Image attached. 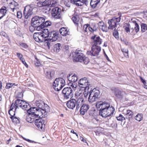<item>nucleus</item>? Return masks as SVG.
Instances as JSON below:
<instances>
[{
  "label": "nucleus",
  "mask_w": 147,
  "mask_h": 147,
  "mask_svg": "<svg viewBox=\"0 0 147 147\" xmlns=\"http://www.w3.org/2000/svg\"><path fill=\"white\" fill-rule=\"evenodd\" d=\"M96 107L97 109H99V115L103 117H110L115 111L114 108L107 101H98L96 102Z\"/></svg>",
  "instance_id": "1"
},
{
  "label": "nucleus",
  "mask_w": 147,
  "mask_h": 147,
  "mask_svg": "<svg viewBox=\"0 0 147 147\" xmlns=\"http://www.w3.org/2000/svg\"><path fill=\"white\" fill-rule=\"evenodd\" d=\"M124 27L127 33L134 32H135L137 33L140 30L139 25L137 23L136 21H132L130 23H125Z\"/></svg>",
  "instance_id": "2"
},
{
  "label": "nucleus",
  "mask_w": 147,
  "mask_h": 147,
  "mask_svg": "<svg viewBox=\"0 0 147 147\" xmlns=\"http://www.w3.org/2000/svg\"><path fill=\"white\" fill-rule=\"evenodd\" d=\"M28 106H29V107H30L29 103L23 100L18 99L15 101L14 103L13 102L11 104L9 110L13 111V109L14 108H15V111H16L18 108H20L24 109L27 108Z\"/></svg>",
  "instance_id": "3"
},
{
  "label": "nucleus",
  "mask_w": 147,
  "mask_h": 147,
  "mask_svg": "<svg viewBox=\"0 0 147 147\" xmlns=\"http://www.w3.org/2000/svg\"><path fill=\"white\" fill-rule=\"evenodd\" d=\"M100 92L98 90L94 88L89 92V94L88 98V101L90 103L96 101L100 96Z\"/></svg>",
  "instance_id": "4"
},
{
  "label": "nucleus",
  "mask_w": 147,
  "mask_h": 147,
  "mask_svg": "<svg viewBox=\"0 0 147 147\" xmlns=\"http://www.w3.org/2000/svg\"><path fill=\"white\" fill-rule=\"evenodd\" d=\"M113 93L115 97L120 100L125 101L128 100V95L122 90L115 89L114 90Z\"/></svg>",
  "instance_id": "5"
},
{
  "label": "nucleus",
  "mask_w": 147,
  "mask_h": 147,
  "mask_svg": "<svg viewBox=\"0 0 147 147\" xmlns=\"http://www.w3.org/2000/svg\"><path fill=\"white\" fill-rule=\"evenodd\" d=\"M65 80L61 78H56L53 84L54 88L56 91L61 90L65 85Z\"/></svg>",
  "instance_id": "6"
},
{
  "label": "nucleus",
  "mask_w": 147,
  "mask_h": 147,
  "mask_svg": "<svg viewBox=\"0 0 147 147\" xmlns=\"http://www.w3.org/2000/svg\"><path fill=\"white\" fill-rule=\"evenodd\" d=\"M78 85L81 89L82 88V90L86 91L89 88V87L90 85L89 84L87 78H84L80 79L78 82Z\"/></svg>",
  "instance_id": "7"
},
{
  "label": "nucleus",
  "mask_w": 147,
  "mask_h": 147,
  "mask_svg": "<svg viewBox=\"0 0 147 147\" xmlns=\"http://www.w3.org/2000/svg\"><path fill=\"white\" fill-rule=\"evenodd\" d=\"M65 99L71 98L73 96V90L70 87L65 88L62 91Z\"/></svg>",
  "instance_id": "8"
},
{
  "label": "nucleus",
  "mask_w": 147,
  "mask_h": 147,
  "mask_svg": "<svg viewBox=\"0 0 147 147\" xmlns=\"http://www.w3.org/2000/svg\"><path fill=\"white\" fill-rule=\"evenodd\" d=\"M81 52V51L77 50L73 53V56L74 61L76 62H82L83 58L84 57V55Z\"/></svg>",
  "instance_id": "9"
},
{
  "label": "nucleus",
  "mask_w": 147,
  "mask_h": 147,
  "mask_svg": "<svg viewBox=\"0 0 147 147\" xmlns=\"http://www.w3.org/2000/svg\"><path fill=\"white\" fill-rule=\"evenodd\" d=\"M51 14L53 18L60 19L61 18V9L58 7H53L52 9Z\"/></svg>",
  "instance_id": "10"
},
{
  "label": "nucleus",
  "mask_w": 147,
  "mask_h": 147,
  "mask_svg": "<svg viewBox=\"0 0 147 147\" xmlns=\"http://www.w3.org/2000/svg\"><path fill=\"white\" fill-rule=\"evenodd\" d=\"M59 32L57 31H51L49 34V38H46L47 40H50L51 42L56 41L59 37Z\"/></svg>",
  "instance_id": "11"
},
{
  "label": "nucleus",
  "mask_w": 147,
  "mask_h": 147,
  "mask_svg": "<svg viewBox=\"0 0 147 147\" xmlns=\"http://www.w3.org/2000/svg\"><path fill=\"white\" fill-rule=\"evenodd\" d=\"M101 49V47L99 46L92 45L91 50L90 52H88L87 53L88 54L90 53L91 56H96L98 55Z\"/></svg>",
  "instance_id": "12"
},
{
  "label": "nucleus",
  "mask_w": 147,
  "mask_h": 147,
  "mask_svg": "<svg viewBox=\"0 0 147 147\" xmlns=\"http://www.w3.org/2000/svg\"><path fill=\"white\" fill-rule=\"evenodd\" d=\"M36 111L35 118H45L47 114V110L41 109H38Z\"/></svg>",
  "instance_id": "13"
},
{
  "label": "nucleus",
  "mask_w": 147,
  "mask_h": 147,
  "mask_svg": "<svg viewBox=\"0 0 147 147\" xmlns=\"http://www.w3.org/2000/svg\"><path fill=\"white\" fill-rule=\"evenodd\" d=\"M77 96L76 94H75V97L77 98L76 103V111H78L80 107L82 106L84 101L83 94L81 96H78V97H76Z\"/></svg>",
  "instance_id": "14"
},
{
  "label": "nucleus",
  "mask_w": 147,
  "mask_h": 147,
  "mask_svg": "<svg viewBox=\"0 0 147 147\" xmlns=\"http://www.w3.org/2000/svg\"><path fill=\"white\" fill-rule=\"evenodd\" d=\"M34 124L39 128H40L41 130H43L45 127V124L44 123L45 121H44L42 118H39L34 120Z\"/></svg>",
  "instance_id": "15"
},
{
  "label": "nucleus",
  "mask_w": 147,
  "mask_h": 147,
  "mask_svg": "<svg viewBox=\"0 0 147 147\" xmlns=\"http://www.w3.org/2000/svg\"><path fill=\"white\" fill-rule=\"evenodd\" d=\"M35 104L37 107L36 108H38L39 109L47 110L49 107L47 105L45 104L44 101L41 100L37 101Z\"/></svg>",
  "instance_id": "16"
},
{
  "label": "nucleus",
  "mask_w": 147,
  "mask_h": 147,
  "mask_svg": "<svg viewBox=\"0 0 147 147\" xmlns=\"http://www.w3.org/2000/svg\"><path fill=\"white\" fill-rule=\"evenodd\" d=\"M33 38L34 40L38 42H43L46 41L47 40L46 38H43L40 33L36 32L34 33L33 34Z\"/></svg>",
  "instance_id": "17"
},
{
  "label": "nucleus",
  "mask_w": 147,
  "mask_h": 147,
  "mask_svg": "<svg viewBox=\"0 0 147 147\" xmlns=\"http://www.w3.org/2000/svg\"><path fill=\"white\" fill-rule=\"evenodd\" d=\"M38 19V16H36L33 17L32 19L31 23L32 26L30 27V30L31 31V29H32L33 27H36L38 26L41 25L42 23L40 24Z\"/></svg>",
  "instance_id": "18"
},
{
  "label": "nucleus",
  "mask_w": 147,
  "mask_h": 147,
  "mask_svg": "<svg viewBox=\"0 0 147 147\" xmlns=\"http://www.w3.org/2000/svg\"><path fill=\"white\" fill-rule=\"evenodd\" d=\"M91 39L93 40L94 44L93 45L98 46L101 44L102 39L100 38L99 36H97L96 35H94L91 37Z\"/></svg>",
  "instance_id": "19"
},
{
  "label": "nucleus",
  "mask_w": 147,
  "mask_h": 147,
  "mask_svg": "<svg viewBox=\"0 0 147 147\" xmlns=\"http://www.w3.org/2000/svg\"><path fill=\"white\" fill-rule=\"evenodd\" d=\"M23 13L25 18L28 19L32 13V9L30 7L26 6L25 7Z\"/></svg>",
  "instance_id": "20"
},
{
  "label": "nucleus",
  "mask_w": 147,
  "mask_h": 147,
  "mask_svg": "<svg viewBox=\"0 0 147 147\" xmlns=\"http://www.w3.org/2000/svg\"><path fill=\"white\" fill-rule=\"evenodd\" d=\"M55 1L53 0H46L43 2L44 6L46 7V9H47V7L48 8L49 7V10L51 9L50 7L54 6V5L55 4Z\"/></svg>",
  "instance_id": "21"
},
{
  "label": "nucleus",
  "mask_w": 147,
  "mask_h": 147,
  "mask_svg": "<svg viewBox=\"0 0 147 147\" xmlns=\"http://www.w3.org/2000/svg\"><path fill=\"white\" fill-rule=\"evenodd\" d=\"M9 6L11 10L13 12H17V9L19 8V4L14 1L9 3Z\"/></svg>",
  "instance_id": "22"
},
{
  "label": "nucleus",
  "mask_w": 147,
  "mask_h": 147,
  "mask_svg": "<svg viewBox=\"0 0 147 147\" xmlns=\"http://www.w3.org/2000/svg\"><path fill=\"white\" fill-rule=\"evenodd\" d=\"M76 100L75 99H72L67 102V107L69 109H73L76 105Z\"/></svg>",
  "instance_id": "23"
},
{
  "label": "nucleus",
  "mask_w": 147,
  "mask_h": 147,
  "mask_svg": "<svg viewBox=\"0 0 147 147\" xmlns=\"http://www.w3.org/2000/svg\"><path fill=\"white\" fill-rule=\"evenodd\" d=\"M44 73L46 78L50 80L53 79L55 74L53 71L49 69L45 70Z\"/></svg>",
  "instance_id": "24"
},
{
  "label": "nucleus",
  "mask_w": 147,
  "mask_h": 147,
  "mask_svg": "<svg viewBox=\"0 0 147 147\" xmlns=\"http://www.w3.org/2000/svg\"><path fill=\"white\" fill-rule=\"evenodd\" d=\"M86 27H88L89 30L92 32L96 31L98 30V25L94 23H92L91 25L87 24Z\"/></svg>",
  "instance_id": "25"
},
{
  "label": "nucleus",
  "mask_w": 147,
  "mask_h": 147,
  "mask_svg": "<svg viewBox=\"0 0 147 147\" xmlns=\"http://www.w3.org/2000/svg\"><path fill=\"white\" fill-rule=\"evenodd\" d=\"M115 21V20L113 18L109 20L108 22L109 24V29L113 30L114 28H115L117 27V24Z\"/></svg>",
  "instance_id": "26"
},
{
  "label": "nucleus",
  "mask_w": 147,
  "mask_h": 147,
  "mask_svg": "<svg viewBox=\"0 0 147 147\" xmlns=\"http://www.w3.org/2000/svg\"><path fill=\"white\" fill-rule=\"evenodd\" d=\"M60 34L63 36H66L69 35L70 32L69 30L66 27H62L59 30Z\"/></svg>",
  "instance_id": "27"
},
{
  "label": "nucleus",
  "mask_w": 147,
  "mask_h": 147,
  "mask_svg": "<svg viewBox=\"0 0 147 147\" xmlns=\"http://www.w3.org/2000/svg\"><path fill=\"white\" fill-rule=\"evenodd\" d=\"M89 108L88 105L83 104L81 107L80 109V113L82 115L85 114Z\"/></svg>",
  "instance_id": "28"
},
{
  "label": "nucleus",
  "mask_w": 147,
  "mask_h": 147,
  "mask_svg": "<svg viewBox=\"0 0 147 147\" xmlns=\"http://www.w3.org/2000/svg\"><path fill=\"white\" fill-rule=\"evenodd\" d=\"M42 32L40 33L41 34V36L43 37V38H49V32L47 28H43L41 30Z\"/></svg>",
  "instance_id": "29"
},
{
  "label": "nucleus",
  "mask_w": 147,
  "mask_h": 147,
  "mask_svg": "<svg viewBox=\"0 0 147 147\" xmlns=\"http://www.w3.org/2000/svg\"><path fill=\"white\" fill-rule=\"evenodd\" d=\"M11 112H12L13 113L14 112L13 111L9 110L8 113L11 116L10 118L12 120V121L16 123H19L20 122L19 120L16 117L14 116L15 115V113H14L13 114V115H12L11 113Z\"/></svg>",
  "instance_id": "30"
},
{
  "label": "nucleus",
  "mask_w": 147,
  "mask_h": 147,
  "mask_svg": "<svg viewBox=\"0 0 147 147\" xmlns=\"http://www.w3.org/2000/svg\"><path fill=\"white\" fill-rule=\"evenodd\" d=\"M37 108L33 107H31L27 110V113L29 115H32V117H35L36 111L37 110Z\"/></svg>",
  "instance_id": "31"
},
{
  "label": "nucleus",
  "mask_w": 147,
  "mask_h": 147,
  "mask_svg": "<svg viewBox=\"0 0 147 147\" xmlns=\"http://www.w3.org/2000/svg\"><path fill=\"white\" fill-rule=\"evenodd\" d=\"M67 78L68 80L71 82H75L78 80L77 76L74 74L72 76V74H69L67 76Z\"/></svg>",
  "instance_id": "32"
},
{
  "label": "nucleus",
  "mask_w": 147,
  "mask_h": 147,
  "mask_svg": "<svg viewBox=\"0 0 147 147\" xmlns=\"http://www.w3.org/2000/svg\"><path fill=\"white\" fill-rule=\"evenodd\" d=\"M7 8L5 6H3L0 9V19H1L6 13Z\"/></svg>",
  "instance_id": "33"
},
{
  "label": "nucleus",
  "mask_w": 147,
  "mask_h": 147,
  "mask_svg": "<svg viewBox=\"0 0 147 147\" xmlns=\"http://www.w3.org/2000/svg\"><path fill=\"white\" fill-rule=\"evenodd\" d=\"M61 45L59 43L55 44L53 48V51L55 52L58 53L61 48Z\"/></svg>",
  "instance_id": "34"
},
{
  "label": "nucleus",
  "mask_w": 147,
  "mask_h": 147,
  "mask_svg": "<svg viewBox=\"0 0 147 147\" xmlns=\"http://www.w3.org/2000/svg\"><path fill=\"white\" fill-rule=\"evenodd\" d=\"M71 3H73L77 6H81L84 4V2H83L82 0H71Z\"/></svg>",
  "instance_id": "35"
},
{
  "label": "nucleus",
  "mask_w": 147,
  "mask_h": 147,
  "mask_svg": "<svg viewBox=\"0 0 147 147\" xmlns=\"http://www.w3.org/2000/svg\"><path fill=\"white\" fill-rule=\"evenodd\" d=\"M125 114V117L126 119L129 120L132 117V112L130 110H127Z\"/></svg>",
  "instance_id": "36"
},
{
  "label": "nucleus",
  "mask_w": 147,
  "mask_h": 147,
  "mask_svg": "<svg viewBox=\"0 0 147 147\" xmlns=\"http://www.w3.org/2000/svg\"><path fill=\"white\" fill-rule=\"evenodd\" d=\"M100 0H91L90 5L92 8H95L100 2Z\"/></svg>",
  "instance_id": "37"
},
{
  "label": "nucleus",
  "mask_w": 147,
  "mask_h": 147,
  "mask_svg": "<svg viewBox=\"0 0 147 147\" xmlns=\"http://www.w3.org/2000/svg\"><path fill=\"white\" fill-rule=\"evenodd\" d=\"M119 27H118L117 29L115 28L113 33V36L117 39H118L119 38L118 32V31L119 30Z\"/></svg>",
  "instance_id": "38"
},
{
  "label": "nucleus",
  "mask_w": 147,
  "mask_h": 147,
  "mask_svg": "<svg viewBox=\"0 0 147 147\" xmlns=\"http://www.w3.org/2000/svg\"><path fill=\"white\" fill-rule=\"evenodd\" d=\"M35 118H36L35 117H32V115H29L27 117L26 120L28 122L32 123L34 122Z\"/></svg>",
  "instance_id": "39"
},
{
  "label": "nucleus",
  "mask_w": 147,
  "mask_h": 147,
  "mask_svg": "<svg viewBox=\"0 0 147 147\" xmlns=\"http://www.w3.org/2000/svg\"><path fill=\"white\" fill-rule=\"evenodd\" d=\"M71 19L75 24H78L79 18L78 16H74Z\"/></svg>",
  "instance_id": "40"
},
{
  "label": "nucleus",
  "mask_w": 147,
  "mask_h": 147,
  "mask_svg": "<svg viewBox=\"0 0 147 147\" xmlns=\"http://www.w3.org/2000/svg\"><path fill=\"white\" fill-rule=\"evenodd\" d=\"M116 118L118 121H121L125 122V117H124L121 114H120L118 116L116 117Z\"/></svg>",
  "instance_id": "41"
},
{
  "label": "nucleus",
  "mask_w": 147,
  "mask_h": 147,
  "mask_svg": "<svg viewBox=\"0 0 147 147\" xmlns=\"http://www.w3.org/2000/svg\"><path fill=\"white\" fill-rule=\"evenodd\" d=\"M141 30L142 32H144L147 30V25L144 23H142L141 24Z\"/></svg>",
  "instance_id": "42"
},
{
  "label": "nucleus",
  "mask_w": 147,
  "mask_h": 147,
  "mask_svg": "<svg viewBox=\"0 0 147 147\" xmlns=\"http://www.w3.org/2000/svg\"><path fill=\"white\" fill-rule=\"evenodd\" d=\"M51 24V22L50 21L47 20L43 22L42 25H43V27L44 28L45 27H47L48 26H50Z\"/></svg>",
  "instance_id": "43"
},
{
  "label": "nucleus",
  "mask_w": 147,
  "mask_h": 147,
  "mask_svg": "<svg viewBox=\"0 0 147 147\" xmlns=\"http://www.w3.org/2000/svg\"><path fill=\"white\" fill-rule=\"evenodd\" d=\"M38 19L39 22L40 23V24L41 23L42 24L43 23V22H45V17H41L38 16Z\"/></svg>",
  "instance_id": "44"
},
{
  "label": "nucleus",
  "mask_w": 147,
  "mask_h": 147,
  "mask_svg": "<svg viewBox=\"0 0 147 147\" xmlns=\"http://www.w3.org/2000/svg\"><path fill=\"white\" fill-rule=\"evenodd\" d=\"M82 62H83L85 64L87 65L89 62V60L88 57H85L84 56V57L83 58Z\"/></svg>",
  "instance_id": "45"
},
{
  "label": "nucleus",
  "mask_w": 147,
  "mask_h": 147,
  "mask_svg": "<svg viewBox=\"0 0 147 147\" xmlns=\"http://www.w3.org/2000/svg\"><path fill=\"white\" fill-rule=\"evenodd\" d=\"M142 118V115L138 114L135 117V119L137 120L140 121Z\"/></svg>",
  "instance_id": "46"
},
{
  "label": "nucleus",
  "mask_w": 147,
  "mask_h": 147,
  "mask_svg": "<svg viewBox=\"0 0 147 147\" xmlns=\"http://www.w3.org/2000/svg\"><path fill=\"white\" fill-rule=\"evenodd\" d=\"M122 51L125 57H128V50L127 49H122Z\"/></svg>",
  "instance_id": "47"
},
{
  "label": "nucleus",
  "mask_w": 147,
  "mask_h": 147,
  "mask_svg": "<svg viewBox=\"0 0 147 147\" xmlns=\"http://www.w3.org/2000/svg\"><path fill=\"white\" fill-rule=\"evenodd\" d=\"M33 28H34V29H36V30H42V29H43L44 28L43 25L42 24H41V25H40V26H36V27H33Z\"/></svg>",
  "instance_id": "48"
},
{
  "label": "nucleus",
  "mask_w": 147,
  "mask_h": 147,
  "mask_svg": "<svg viewBox=\"0 0 147 147\" xmlns=\"http://www.w3.org/2000/svg\"><path fill=\"white\" fill-rule=\"evenodd\" d=\"M13 86V83H7L6 84V88L7 89H9L10 88Z\"/></svg>",
  "instance_id": "49"
},
{
  "label": "nucleus",
  "mask_w": 147,
  "mask_h": 147,
  "mask_svg": "<svg viewBox=\"0 0 147 147\" xmlns=\"http://www.w3.org/2000/svg\"><path fill=\"white\" fill-rule=\"evenodd\" d=\"M69 85L74 90H75V89L76 88V85L75 84L70 82L69 83Z\"/></svg>",
  "instance_id": "50"
},
{
  "label": "nucleus",
  "mask_w": 147,
  "mask_h": 147,
  "mask_svg": "<svg viewBox=\"0 0 147 147\" xmlns=\"http://www.w3.org/2000/svg\"><path fill=\"white\" fill-rule=\"evenodd\" d=\"M100 28L101 29L103 32H107V27H106L105 26V25H104L103 26H102L101 28Z\"/></svg>",
  "instance_id": "51"
},
{
  "label": "nucleus",
  "mask_w": 147,
  "mask_h": 147,
  "mask_svg": "<svg viewBox=\"0 0 147 147\" xmlns=\"http://www.w3.org/2000/svg\"><path fill=\"white\" fill-rule=\"evenodd\" d=\"M119 16V17L118 18H115V17L113 18V19H114L115 20V22L117 23V22H119L121 20V14Z\"/></svg>",
  "instance_id": "52"
},
{
  "label": "nucleus",
  "mask_w": 147,
  "mask_h": 147,
  "mask_svg": "<svg viewBox=\"0 0 147 147\" xmlns=\"http://www.w3.org/2000/svg\"><path fill=\"white\" fill-rule=\"evenodd\" d=\"M17 16L18 18H21L22 16V13L21 11H17Z\"/></svg>",
  "instance_id": "53"
},
{
  "label": "nucleus",
  "mask_w": 147,
  "mask_h": 147,
  "mask_svg": "<svg viewBox=\"0 0 147 147\" xmlns=\"http://www.w3.org/2000/svg\"><path fill=\"white\" fill-rule=\"evenodd\" d=\"M22 137V138L25 140H26V141H28V142H30V143H37V142L34 141H32V140H30L29 139H26V138H24L23 137Z\"/></svg>",
  "instance_id": "54"
},
{
  "label": "nucleus",
  "mask_w": 147,
  "mask_h": 147,
  "mask_svg": "<svg viewBox=\"0 0 147 147\" xmlns=\"http://www.w3.org/2000/svg\"><path fill=\"white\" fill-rule=\"evenodd\" d=\"M37 4L38 6L40 7L44 6L43 2L39 1L37 3Z\"/></svg>",
  "instance_id": "55"
},
{
  "label": "nucleus",
  "mask_w": 147,
  "mask_h": 147,
  "mask_svg": "<svg viewBox=\"0 0 147 147\" xmlns=\"http://www.w3.org/2000/svg\"><path fill=\"white\" fill-rule=\"evenodd\" d=\"M98 26H99V28H101L102 26H103L104 25V24L103 22L102 21L99 22L98 23Z\"/></svg>",
  "instance_id": "56"
},
{
  "label": "nucleus",
  "mask_w": 147,
  "mask_h": 147,
  "mask_svg": "<svg viewBox=\"0 0 147 147\" xmlns=\"http://www.w3.org/2000/svg\"><path fill=\"white\" fill-rule=\"evenodd\" d=\"M50 40H47L46 41H45L46 42V43L47 44L46 46L47 47L48 49H49L50 48V43L49 42H51Z\"/></svg>",
  "instance_id": "57"
},
{
  "label": "nucleus",
  "mask_w": 147,
  "mask_h": 147,
  "mask_svg": "<svg viewBox=\"0 0 147 147\" xmlns=\"http://www.w3.org/2000/svg\"><path fill=\"white\" fill-rule=\"evenodd\" d=\"M64 49L65 50L66 52L67 53L68 52V49H69V46L68 45H65L64 47Z\"/></svg>",
  "instance_id": "58"
},
{
  "label": "nucleus",
  "mask_w": 147,
  "mask_h": 147,
  "mask_svg": "<svg viewBox=\"0 0 147 147\" xmlns=\"http://www.w3.org/2000/svg\"><path fill=\"white\" fill-rule=\"evenodd\" d=\"M22 63L25 65V66L27 68L28 67V66L27 64L25 62V60L24 59V60H22Z\"/></svg>",
  "instance_id": "59"
},
{
  "label": "nucleus",
  "mask_w": 147,
  "mask_h": 147,
  "mask_svg": "<svg viewBox=\"0 0 147 147\" xmlns=\"http://www.w3.org/2000/svg\"><path fill=\"white\" fill-rule=\"evenodd\" d=\"M21 45L22 47H24L25 48H27L28 47V45L25 43H22Z\"/></svg>",
  "instance_id": "60"
},
{
  "label": "nucleus",
  "mask_w": 147,
  "mask_h": 147,
  "mask_svg": "<svg viewBox=\"0 0 147 147\" xmlns=\"http://www.w3.org/2000/svg\"><path fill=\"white\" fill-rule=\"evenodd\" d=\"M16 54L18 57L19 58H22V57H23L22 55L20 53H17Z\"/></svg>",
  "instance_id": "61"
},
{
  "label": "nucleus",
  "mask_w": 147,
  "mask_h": 147,
  "mask_svg": "<svg viewBox=\"0 0 147 147\" xmlns=\"http://www.w3.org/2000/svg\"><path fill=\"white\" fill-rule=\"evenodd\" d=\"M6 33L4 32H0V35L4 37H6Z\"/></svg>",
  "instance_id": "62"
},
{
  "label": "nucleus",
  "mask_w": 147,
  "mask_h": 147,
  "mask_svg": "<svg viewBox=\"0 0 147 147\" xmlns=\"http://www.w3.org/2000/svg\"><path fill=\"white\" fill-rule=\"evenodd\" d=\"M40 64V63L39 62V61L38 60L36 61V63H35V65L36 66H39Z\"/></svg>",
  "instance_id": "63"
},
{
  "label": "nucleus",
  "mask_w": 147,
  "mask_h": 147,
  "mask_svg": "<svg viewBox=\"0 0 147 147\" xmlns=\"http://www.w3.org/2000/svg\"><path fill=\"white\" fill-rule=\"evenodd\" d=\"M80 139L81 140V141L82 142H83L84 143H87V144H88V143H87L86 142V140L84 139L83 137H80Z\"/></svg>",
  "instance_id": "64"
}]
</instances>
